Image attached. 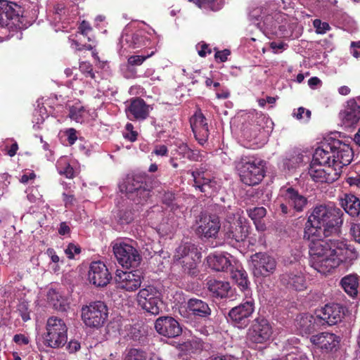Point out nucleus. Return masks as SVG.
I'll return each instance as SVG.
<instances>
[{
	"label": "nucleus",
	"mask_w": 360,
	"mask_h": 360,
	"mask_svg": "<svg viewBox=\"0 0 360 360\" xmlns=\"http://www.w3.org/2000/svg\"><path fill=\"white\" fill-rule=\"evenodd\" d=\"M196 140L198 141V143L200 145H203L208 139L209 136V130L208 129H196V130H192Z\"/></svg>",
	"instance_id": "obj_57"
},
{
	"label": "nucleus",
	"mask_w": 360,
	"mask_h": 360,
	"mask_svg": "<svg viewBox=\"0 0 360 360\" xmlns=\"http://www.w3.org/2000/svg\"><path fill=\"white\" fill-rule=\"evenodd\" d=\"M350 233L355 241L360 243V224H352Z\"/></svg>",
	"instance_id": "obj_63"
},
{
	"label": "nucleus",
	"mask_w": 360,
	"mask_h": 360,
	"mask_svg": "<svg viewBox=\"0 0 360 360\" xmlns=\"http://www.w3.org/2000/svg\"><path fill=\"white\" fill-rule=\"evenodd\" d=\"M230 271L231 278L240 289L242 291H249L250 281L247 272L242 267L239 268L238 266H236L235 269L233 266Z\"/></svg>",
	"instance_id": "obj_36"
},
{
	"label": "nucleus",
	"mask_w": 360,
	"mask_h": 360,
	"mask_svg": "<svg viewBox=\"0 0 360 360\" xmlns=\"http://www.w3.org/2000/svg\"><path fill=\"white\" fill-rule=\"evenodd\" d=\"M309 160V158L304 156L298 150H293L288 153L282 160V167L284 169L291 171L295 169Z\"/></svg>",
	"instance_id": "obj_34"
},
{
	"label": "nucleus",
	"mask_w": 360,
	"mask_h": 360,
	"mask_svg": "<svg viewBox=\"0 0 360 360\" xmlns=\"http://www.w3.org/2000/svg\"><path fill=\"white\" fill-rule=\"evenodd\" d=\"M193 186L199 191L205 193V196H211L217 190V182L207 176L203 171H193Z\"/></svg>",
	"instance_id": "obj_24"
},
{
	"label": "nucleus",
	"mask_w": 360,
	"mask_h": 360,
	"mask_svg": "<svg viewBox=\"0 0 360 360\" xmlns=\"http://www.w3.org/2000/svg\"><path fill=\"white\" fill-rule=\"evenodd\" d=\"M122 134L125 139H127L131 142L135 141L137 139L138 133L134 130V126L131 123H127Z\"/></svg>",
	"instance_id": "obj_51"
},
{
	"label": "nucleus",
	"mask_w": 360,
	"mask_h": 360,
	"mask_svg": "<svg viewBox=\"0 0 360 360\" xmlns=\"http://www.w3.org/2000/svg\"><path fill=\"white\" fill-rule=\"evenodd\" d=\"M342 211L333 205L314 207L304 224L307 237L323 233L330 235L339 232L343 223Z\"/></svg>",
	"instance_id": "obj_1"
},
{
	"label": "nucleus",
	"mask_w": 360,
	"mask_h": 360,
	"mask_svg": "<svg viewBox=\"0 0 360 360\" xmlns=\"http://www.w3.org/2000/svg\"><path fill=\"white\" fill-rule=\"evenodd\" d=\"M145 351L141 349L131 348L127 351L124 360H147Z\"/></svg>",
	"instance_id": "obj_47"
},
{
	"label": "nucleus",
	"mask_w": 360,
	"mask_h": 360,
	"mask_svg": "<svg viewBox=\"0 0 360 360\" xmlns=\"http://www.w3.org/2000/svg\"><path fill=\"white\" fill-rule=\"evenodd\" d=\"M176 153L182 158H186L191 161H198L199 152L191 149L186 143H180L176 149Z\"/></svg>",
	"instance_id": "obj_40"
},
{
	"label": "nucleus",
	"mask_w": 360,
	"mask_h": 360,
	"mask_svg": "<svg viewBox=\"0 0 360 360\" xmlns=\"http://www.w3.org/2000/svg\"><path fill=\"white\" fill-rule=\"evenodd\" d=\"M330 256L338 261V265L342 262H350L358 257L354 248L343 239H334L332 242Z\"/></svg>",
	"instance_id": "obj_18"
},
{
	"label": "nucleus",
	"mask_w": 360,
	"mask_h": 360,
	"mask_svg": "<svg viewBox=\"0 0 360 360\" xmlns=\"http://www.w3.org/2000/svg\"><path fill=\"white\" fill-rule=\"evenodd\" d=\"M111 278V274L103 262L96 261L91 263L88 272V279L91 283L97 287H104Z\"/></svg>",
	"instance_id": "obj_20"
},
{
	"label": "nucleus",
	"mask_w": 360,
	"mask_h": 360,
	"mask_svg": "<svg viewBox=\"0 0 360 360\" xmlns=\"http://www.w3.org/2000/svg\"><path fill=\"white\" fill-rule=\"evenodd\" d=\"M158 296H159V293L155 287L148 285L145 288H142L138 294L139 305L141 307L144 303V301L148 302Z\"/></svg>",
	"instance_id": "obj_41"
},
{
	"label": "nucleus",
	"mask_w": 360,
	"mask_h": 360,
	"mask_svg": "<svg viewBox=\"0 0 360 360\" xmlns=\"http://www.w3.org/2000/svg\"><path fill=\"white\" fill-rule=\"evenodd\" d=\"M308 174L313 181L320 183H333L339 177L338 169H334L330 162H322L321 160L315 161V152L313 154Z\"/></svg>",
	"instance_id": "obj_11"
},
{
	"label": "nucleus",
	"mask_w": 360,
	"mask_h": 360,
	"mask_svg": "<svg viewBox=\"0 0 360 360\" xmlns=\"http://www.w3.org/2000/svg\"><path fill=\"white\" fill-rule=\"evenodd\" d=\"M56 166L57 171L60 175L65 176L68 179H72L75 176V172L68 157H60L58 160Z\"/></svg>",
	"instance_id": "obj_38"
},
{
	"label": "nucleus",
	"mask_w": 360,
	"mask_h": 360,
	"mask_svg": "<svg viewBox=\"0 0 360 360\" xmlns=\"http://www.w3.org/2000/svg\"><path fill=\"white\" fill-rule=\"evenodd\" d=\"M252 273L255 277H266L272 274L276 266V262L266 253L257 252L251 256Z\"/></svg>",
	"instance_id": "obj_16"
},
{
	"label": "nucleus",
	"mask_w": 360,
	"mask_h": 360,
	"mask_svg": "<svg viewBox=\"0 0 360 360\" xmlns=\"http://www.w3.org/2000/svg\"><path fill=\"white\" fill-rule=\"evenodd\" d=\"M155 51H151L150 53L147 55H134L131 56L127 59V63L131 66H138L143 63V62L154 54Z\"/></svg>",
	"instance_id": "obj_49"
},
{
	"label": "nucleus",
	"mask_w": 360,
	"mask_h": 360,
	"mask_svg": "<svg viewBox=\"0 0 360 360\" xmlns=\"http://www.w3.org/2000/svg\"><path fill=\"white\" fill-rule=\"evenodd\" d=\"M45 117L40 115V113H36L34 112L33 113V118H32V123H33V128L35 130H39L41 127V124L44 123L45 120Z\"/></svg>",
	"instance_id": "obj_61"
},
{
	"label": "nucleus",
	"mask_w": 360,
	"mask_h": 360,
	"mask_svg": "<svg viewBox=\"0 0 360 360\" xmlns=\"http://www.w3.org/2000/svg\"><path fill=\"white\" fill-rule=\"evenodd\" d=\"M220 229L219 217L215 215L201 214L197 231L205 238L216 237Z\"/></svg>",
	"instance_id": "obj_23"
},
{
	"label": "nucleus",
	"mask_w": 360,
	"mask_h": 360,
	"mask_svg": "<svg viewBox=\"0 0 360 360\" xmlns=\"http://www.w3.org/2000/svg\"><path fill=\"white\" fill-rule=\"evenodd\" d=\"M174 201V195L172 193H166L162 197L163 203L169 207L172 211H174L178 207Z\"/></svg>",
	"instance_id": "obj_58"
},
{
	"label": "nucleus",
	"mask_w": 360,
	"mask_h": 360,
	"mask_svg": "<svg viewBox=\"0 0 360 360\" xmlns=\"http://www.w3.org/2000/svg\"><path fill=\"white\" fill-rule=\"evenodd\" d=\"M108 316V307L101 301L92 302L82 309V321L90 328H98L103 326Z\"/></svg>",
	"instance_id": "obj_9"
},
{
	"label": "nucleus",
	"mask_w": 360,
	"mask_h": 360,
	"mask_svg": "<svg viewBox=\"0 0 360 360\" xmlns=\"http://www.w3.org/2000/svg\"><path fill=\"white\" fill-rule=\"evenodd\" d=\"M276 210L283 215L292 216L302 212L308 204V199L292 187L282 188L276 201Z\"/></svg>",
	"instance_id": "obj_4"
},
{
	"label": "nucleus",
	"mask_w": 360,
	"mask_h": 360,
	"mask_svg": "<svg viewBox=\"0 0 360 360\" xmlns=\"http://www.w3.org/2000/svg\"><path fill=\"white\" fill-rule=\"evenodd\" d=\"M87 115L85 108L81 105H72L70 108L69 116L72 120L78 123H82Z\"/></svg>",
	"instance_id": "obj_44"
},
{
	"label": "nucleus",
	"mask_w": 360,
	"mask_h": 360,
	"mask_svg": "<svg viewBox=\"0 0 360 360\" xmlns=\"http://www.w3.org/2000/svg\"><path fill=\"white\" fill-rule=\"evenodd\" d=\"M133 243L127 238L117 239L111 243L117 261L123 267H137L141 261V256Z\"/></svg>",
	"instance_id": "obj_7"
},
{
	"label": "nucleus",
	"mask_w": 360,
	"mask_h": 360,
	"mask_svg": "<svg viewBox=\"0 0 360 360\" xmlns=\"http://www.w3.org/2000/svg\"><path fill=\"white\" fill-rule=\"evenodd\" d=\"M18 14L13 7V4L6 0H0V42L6 39L5 34L11 21Z\"/></svg>",
	"instance_id": "obj_25"
},
{
	"label": "nucleus",
	"mask_w": 360,
	"mask_h": 360,
	"mask_svg": "<svg viewBox=\"0 0 360 360\" xmlns=\"http://www.w3.org/2000/svg\"><path fill=\"white\" fill-rule=\"evenodd\" d=\"M67 257L70 259H75V256L81 253V248L79 245L70 243L64 250Z\"/></svg>",
	"instance_id": "obj_52"
},
{
	"label": "nucleus",
	"mask_w": 360,
	"mask_h": 360,
	"mask_svg": "<svg viewBox=\"0 0 360 360\" xmlns=\"http://www.w3.org/2000/svg\"><path fill=\"white\" fill-rule=\"evenodd\" d=\"M313 25L318 34H325L330 29V27L328 22H322L319 19H315L313 22Z\"/></svg>",
	"instance_id": "obj_56"
},
{
	"label": "nucleus",
	"mask_w": 360,
	"mask_h": 360,
	"mask_svg": "<svg viewBox=\"0 0 360 360\" xmlns=\"http://www.w3.org/2000/svg\"><path fill=\"white\" fill-rule=\"evenodd\" d=\"M292 116L300 121L307 122L310 119L311 111L303 107H300L297 110H294Z\"/></svg>",
	"instance_id": "obj_50"
},
{
	"label": "nucleus",
	"mask_w": 360,
	"mask_h": 360,
	"mask_svg": "<svg viewBox=\"0 0 360 360\" xmlns=\"http://www.w3.org/2000/svg\"><path fill=\"white\" fill-rule=\"evenodd\" d=\"M273 328L268 320L264 318L255 319L247 333L248 341L255 344H264L270 340Z\"/></svg>",
	"instance_id": "obj_13"
},
{
	"label": "nucleus",
	"mask_w": 360,
	"mask_h": 360,
	"mask_svg": "<svg viewBox=\"0 0 360 360\" xmlns=\"http://www.w3.org/2000/svg\"><path fill=\"white\" fill-rule=\"evenodd\" d=\"M340 205L352 217H356L360 214V200L352 193H345L340 198Z\"/></svg>",
	"instance_id": "obj_33"
},
{
	"label": "nucleus",
	"mask_w": 360,
	"mask_h": 360,
	"mask_svg": "<svg viewBox=\"0 0 360 360\" xmlns=\"http://www.w3.org/2000/svg\"><path fill=\"white\" fill-rule=\"evenodd\" d=\"M281 284L289 291L302 292L309 285L304 269L300 267L284 272L280 276Z\"/></svg>",
	"instance_id": "obj_12"
},
{
	"label": "nucleus",
	"mask_w": 360,
	"mask_h": 360,
	"mask_svg": "<svg viewBox=\"0 0 360 360\" xmlns=\"http://www.w3.org/2000/svg\"><path fill=\"white\" fill-rule=\"evenodd\" d=\"M155 328L158 333L168 338L179 336L182 333L179 323L169 316H160L155 321Z\"/></svg>",
	"instance_id": "obj_21"
},
{
	"label": "nucleus",
	"mask_w": 360,
	"mask_h": 360,
	"mask_svg": "<svg viewBox=\"0 0 360 360\" xmlns=\"http://www.w3.org/2000/svg\"><path fill=\"white\" fill-rule=\"evenodd\" d=\"M154 30H147L144 24L131 22L125 26L120 39V53L138 51L150 44V38Z\"/></svg>",
	"instance_id": "obj_3"
},
{
	"label": "nucleus",
	"mask_w": 360,
	"mask_h": 360,
	"mask_svg": "<svg viewBox=\"0 0 360 360\" xmlns=\"http://www.w3.org/2000/svg\"><path fill=\"white\" fill-rule=\"evenodd\" d=\"M207 287L213 297L219 298L227 297L231 290L229 282L218 280H210L207 282Z\"/></svg>",
	"instance_id": "obj_35"
},
{
	"label": "nucleus",
	"mask_w": 360,
	"mask_h": 360,
	"mask_svg": "<svg viewBox=\"0 0 360 360\" xmlns=\"http://www.w3.org/2000/svg\"><path fill=\"white\" fill-rule=\"evenodd\" d=\"M230 53L231 52L228 49L218 51L215 53L214 57L217 61L223 63L227 60L228 56L230 55Z\"/></svg>",
	"instance_id": "obj_64"
},
{
	"label": "nucleus",
	"mask_w": 360,
	"mask_h": 360,
	"mask_svg": "<svg viewBox=\"0 0 360 360\" xmlns=\"http://www.w3.org/2000/svg\"><path fill=\"white\" fill-rule=\"evenodd\" d=\"M17 311L24 321L30 319L29 304L26 301H21L18 304Z\"/></svg>",
	"instance_id": "obj_53"
},
{
	"label": "nucleus",
	"mask_w": 360,
	"mask_h": 360,
	"mask_svg": "<svg viewBox=\"0 0 360 360\" xmlns=\"http://www.w3.org/2000/svg\"><path fill=\"white\" fill-rule=\"evenodd\" d=\"M192 130L208 129V125L205 117L201 112H196L191 120Z\"/></svg>",
	"instance_id": "obj_45"
},
{
	"label": "nucleus",
	"mask_w": 360,
	"mask_h": 360,
	"mask_svg": "<svg viewBox=\"0 0 360 360\" xmlns=\"http://www.w3.org/2000/svg\"><path fill=\"white\" fill-rule=\"evenodd\" d=\"M115 279L119 288L127 291H134L141 286L143 275L139 270L124 271L117 269L115 273Z\"/></svg>",
	"instance_id": "obj_19"
},
{
	"label": "nucleus",
	"mask_w": 360,
	"mask_h": 360,
	"mask_svg": "<svg viewBox=\"0 0 360 360\" xmlns=\"http://www.w3.org/2000/svg\"><path fill=\"white\" fill-rule=\"evenodd\" d=\"M345 314L342 307L339 304H326L319 314L320 321H324L328 326H333L342 321Z\"/></svg>",
	"instance_id": "obj_27"
},
{
	"label": "nucleus",
	"mask_w": 360,
	"mask_h": 360,
	"mask_svg": "<svg viewBox=\"0 0 360 360\" xmlns=\"http://www.w3.org/2000/svg\"><path fill=\"white\" fill-rule=\"evenodd\" d=\"M119 189L136 205H143L150 196V189L142 178L137 176H127L120 183Z\"/></svg>",
	"instance_id": "obj_5"
},
{
	"label": "nucleus",
	"mask_w": 360,
	"mask_h": 360,
	"mask_svg": "<svg viewBox=\"0 0 360 360\" xmlns=\"http://www.w3.org/2000/svg\"><path fill=\"white\" fill-rule=\"evenodd\" d=\"M81 348V344L78 340H71L66 345V350L70 354H74L78 352Z\"/></svg>",
	"instance_id": "obj_60"
},
{
	"label": "nucleus",
	"mask_w": 360,
	"mask_h": 360,
	"mask_svg": "<svg viewBox=\"0 0 360 360\" xmlns=\"http://www.w3.org/2000/svg\"><path fill=\"white\" fill-rule=\"evenodd\" d=\"M230 219H228V224L225 226V238L231 245L235 246L245 240L248 235V226L243 223L240 217L234 219L233 222Z\"/></svg>",
	"instance_id": "obj_17"
},
{
	"label": "nucleus",
	"mask_w": 360,
	"mask_h": 360,
	"mask_svg": "<svg viewBox=\"0 0 360 360\" xmlns=\"http://www.w3.org/2000/svg\"><path fill=\"white\" fill-rule=\"evenodd\" d=\"M340 117L346 127H351L360 120V105L355 99H350L347 102V105L340 113Z\"/></svg>",
	"instance_id": "obj_28"
},
{
	"label": "nucleus",
	"mask_w": 360,
	"mask_h": 360,
	"mask_svg": "<svg viewBox=\"0 0 360 360\" xmlns=\"http://www.w3.org/2000/svg\"><path fill=\"white\" fill-rule=\"evenodd\" d=\"M310 266L321 274L330 273L332 270L338 267V261L335 260L334 257L328 255L315 260H309Z\"/></svg>",
	"instance_id": "obj_32"
},
{
	"label": "nucleus",
	"mask_w": 360,
	"mask_h": 360,
	"mask_svg": "<svg viewBox=\"0 0 360 360\" xmlns=\"http://www.w3.org/2000/svg\"><path fill=\"white\" fill-rule=\"evenodd\" d=\"M126 334L124 337L134 341H140L143 336L139 327L136 326L127 325L125 326Z\"/></svg>",
	"instance_id": "obj_46"
},
{
	"label": "nucleus",
	"mask_w": 360,
	"mask_h": 360,
	"mask_svg": "<svg viewBox=\"0 0 360 360\" xmlns=\"http://www.w3.org/2000/svg\"><path fill=\"white\" fill-rule=\"evenodd\" d=\"M248 216L253 222L262 220L266 214V210L263 207H255L247 210Z\"/></svg>",
	"instance_id": "obj_48"
},
{
	"label": "nucleus",
	"mask_w": 360,
	"mask_h": 360,
	"mask_svg": "<svg viewBox=\"0 0 360 360\" xmlns=\"http://www.w3.org/2000/svg\"><path fill=\"white\" fill-rule=\"evenodd\" d=\"M187 311L196 318H207L211 314L208 304L200 299L191 298L186 304Z\"/></svg>",
	"instance_id": "obj_31"
},
{
	"label": "nucleus",
	"mask_w": 360,
	"mask_h": 360,
	"mask_svg": "<svg viewBox=\"0 0 360 360\" xmlns=\"http://www.w3.org/2000/svg\"><path fill=\"white\" fill-rule=\"evenodd\" d=\"M224 0H197V5L203 9L218 11L224 5Z\"/></svg>",
	"instance_id": "obj_43"
},
{
	"label": "nucleus",
	"mask_w": 360,
	"mask_h": 360,
	"mask_svg": "<svg viewBox=\"0 0 360 360\" xmlns=\"http://www.w3.org/2000/svg\"><path fill=\"white\" fill-rule=\"evenodd\" d=\"M44 345L53 349L63 347L68 341V327L65 321L57 316L47 319L46 333L44 334Z\"/></svg>",
	"instance_id": "obj_6"
},
{
	"label": "nucleus",
	"mask_w": 360,
	"mask_h": 360,
	"mask_svg": "<svg viewBox=\"0 0 360 360\" xmlns=\"http://www.w3.org/2000/svg\"><path fill=\"white\" fill-rule=\"evenodd\" d=\"M152 110L153 107L148 105L143 99L136 98L130 101L125 112L129 120L140 122L147 119Z\"/></svg>",
	"instance_id": "obj_22"
},
{
	"label": "nucleus",
	"mask_w": 360,
	"mask_h": 360,
	"mask_svg": "<svg viewBox=\"0 0 360 360\" xmlns=\"http://www.w3.org/2000/svg\"><path fill=\"white\" fill-rule=\"evenodd\" d=\"M288 47V45L284 42L272 41L270 43V48L274 53H281Z\"/></svg>",
	"instance_id": "obj_59"
},
{
	"label": "nucleus",
	"mask_w": 360,
	"mask_h": 360,
	"mask_svg": "<svg viewBox=\"0 0 360 360\" xmlns=\"http://www.w3.org/2000/svg\"><path fill=\"white\" fill-rule=\"evenodd\" d=\"M264 162L259 159L243 162L238 169L241 181L248 186L258 184L264 176Z\"/></svg>",
	"instance_id": "obj_10"
},
{
	"label": "nucleus",
	"mask_w": 360,
	"mask_h": 360,
	"mask_svg": "<svg viewBox=\"0 0 360 360\" xmlns=\"http://www.w3.org/2000/svg\"><path fill=\"white\" fill-rule=\"evenodd\" d=\"M63 136L65 137V141L69 145H72L77 139V131L73 128H69L63 131L61 138Z\"/></svg>",
	"instance_id": "obj_54"
},
{
	"label": "nucleus",
	"mask_w": 360,
	"mask_h": 360,
	"mask_svg": "<svg viewBox=\"0 0 360 360\" xmlns=\"http://www.w3.org/2000/svg\"><path fill=\"white\" fill-rule=\"evenodd\" d=\"M47 298L53 307L58 311H65L68 305L66 298L58 291L50 289L47 293Z\"/></svg>",
	"instance_id": "obj_39"
},
{
	"label": "nucleus",
	"mask_w": 360,
	"mask_h": 360,
	"mask_svg": "<svg viewBox=\"0 0 360 360\" xmlns=\"http://www.w3.org/2000/svg\"><path fill=\"white\" fill-rule=\"evenodd\" d=\"M255 311V302L249 298L245 302L232 308L229 317L233 325L238 328H245L250 323V318Z\"/></svg>",
	"instance_id": "obj_14"
},
{
	"label": "nucleus",
	"mask_w": 360,
	"mask_h": 360,
	"mask_svg": "<svg viewBox=\"0 0 360 360\" xmlns=\"http://www.w3.org/2000/svg\"><path fill=\"white\" fill-rule=\"evenodd\" d=\"M200 258V252L195 245L191 243L180 245L174 255V262L181 264L184 271L191 276L197 275Z\"/></svg>",
	"instance_id": "obj_8"
},
{
	"label": "nucleus",
	"mask_w": 360,
	"mask_h": 360,
	"mask_svg": "<svg viewBox=\"0 0 360 360\" xmlns=\"http://www.w3.org/2000/svg\"><path fill=\"white\" fill-rule=\"evenodd\" d=\"M353 157L354 153L349 144L332 137L324 139L315 150V161L330 162L334 169H338L339 176L341 169L351 163Z\"/></svg>",
	"instance_id": "obj_2"
},
{
	"label": "nucleus",
	"mask_w": 360,
	"mask_h": 360,
	"mask_svg": "<svg viewBox=\"0 0 360 360\" xmlns=\"http://www.w3.org/2000/svg\"><path fill=\"white\" fill-rule=\"evenodd\" d=\"M80 71L86 77L95 79V73L93 71L92 65L88 62H82L79 65Z\"/></svg>",
	"instance_id": "obj_55"
},
{
	"label": "nucleus",
	"mask_w": 360,
	"mask_h": 360,
	"mask_svg": "<svg viewBox=\"0 0 360 360\" xmlns=\"http://www.w3.org/2000/svg\"><path fill=\"white\" fill-rule=\"evenodd\" d=\"M162 306V302L160 300L159 296H158L155 298H153L148 302L144 301V303L142 304L141 307L151 314L157 315L161 311Z\"/></svg>",
	"instance_id": "obj_42"
},
{
	"label": "nucleus",
	"mask_w": 360,
	"mask_h": 360,
	"mask_svg": "<svg viewBox=\"0 0 360 360\" xmlns=\"http://www.w3.org/2000/svg\"><path fill=\"white\" fill-rule=\"evenodd\" d=\"M27 198L30 202H35L40 199L41 195L35 188H29L27 191Z\"/></svg>",
	"instance_id": "obj_62"
},
{
	"label": "nucleus",
	"mask_w": 360,
	"mask_h": 360,
	"mask_svg": "<svg viewBox=\"0 0 360 360\" xmlns=\"http://www.w3.org/2000/svg\"><path fill=\"white\" fill-rule=\"evenodd\" d=\"M341 285L345 292L352 297H354L358 293V277L354 274L345 276L341 279Z\"/></svg>",
	"instance_id": "obj_37"
},
{
	"label": "nucleus",
	"mask_w": 360,
	"mask_h": 360,
	"mask_svg": "<svg viewBox=\"0 0 360 360\" xmlns=\"http://www.w3.org/2000/svg\"><path fill=\"white\" fill-rule=\"evenodd\" d=\"M329 235L321 233L317 236L307 237L304 230V239L309 241L310 260H315L325 256L330 255L332 242L334 239H323Z\"/></svg>",
	"instance_id": "obj_15"
},
{
	"label": "nucleus",
	"mask_w": 360,
	"mask_h": 360,
	"mask_svg": "<svg viewBox=\"0 0 360 360\" xmlns=\"http://www.w3.org/2000/svg\"><path fill=\"white\" fill-rule=\"evenodd\" d=\"M231 255L227 253H214L207 257L209 267L216 271H227L233 267Z\"/></svg>",
	"instance_id": "obj_29"
},
{
	"label": "nucleus",
	"mask_w": 360,
	"mask_h": 360,
	"mask_svg": "<svg viewBox=\"0 0 360 360\" xmlns=\"http://www.w3.org/2000/svg\"><path fill=\"white\" fill-rule=\"evenodd\" d=\"M319 316L304 314L296 319V326L301 333L309 334L314 331L320 325Z\"/></svg>",
	"instance_id": "obj_30"
},
{
	"label": "nucleus",
	"mask_w": 360,
	"mask_h": 360,
	"mask_svg": "<svg viewBox=\"0 0 360 360\" xmlns=\"http://www.w3.org/2000/svg\"><path fill=\"white\" fill-rule=\"evenodd\" d=\"M310 341L323 352H328L338 346L340 339L334 333L322 332L311 336Z\"/></svg>",
	"instance_id": "obj_26"
}]
</instances>
